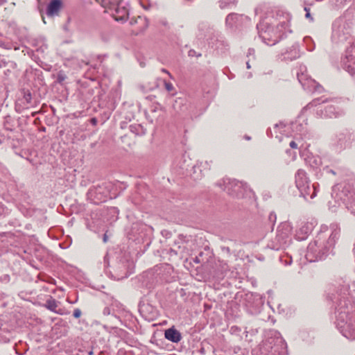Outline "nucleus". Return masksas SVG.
<instances>
[{
	"mask_svg": "<svg viewBox=\"0 0 355 355\" xmlns=\"http://www.w3.org/2000/svg\"><path fill=\"white\" fill-rule=\"evenodd\" d=\"M340 236V228L338 224H331L325 230H321L316 239L309 244L306 259L310 262H315L325 259L333 252L334 246Z\"/></svg>",
	"mask_w": 355,
	"mask_h": 355,
	"instance_id": "nucleus-1",
	"label": "nucleus"
},
{
	"mask_svg": "<svg viewBox=\"0 0 355 355\" xmlns=\"http://www.w3.org/2000/svg\"><path fill=\"white\" fill-rule=\"evenodd\" d=\"M326 297L336 304L337 329L347 338L355 340V315L349 310V300L340 294L328 293Z\"/></svg>",
	"mask_w": 355,
	"mask_h": 355,
	"instance_id": "nucleus-2",
	"label": "nucleus"
},
{
	"mask_svg": "<svg viewBox=\"0 0 355 355\" xmlns=\"http://www.w3.org/2000/svg\"><path fill=\"white\" fill-rule=\"evenodd\" d=\"M285 28V22H280L276 26H272L266 20L261 21L257 25L259 37L269 46L275 45L282 38Z\"/></svg>",
	"mask_w": 355,
	"mask_h": 355,
	"instance_id": "nucleus-3",
	"label": "nucleus"
},
{
	"mask_svg": "<svg viewBox=\"0 0 355 355\" xmlns=\"http://www.w3.org/2000/svg\"><path fill=\"white\" fill-rule=\"evenodd\" d=\"M216 185L227 192L228 195L237 198H243L248 189L246 183L228 178L220 180Z\"/></svg>",
	"mask_w": 355,
	"mask_h": 355,
	"instance_id": "nucleus-4",
	"label": "nucleus"
},
{
	"mask_svg": "<svg viewBox=\"0 0 355 355\" xmlns=\"http://www.w3.org/2000/svg\"><path fill=\"white\" fill-rule=\"evenodd\" d=\"M320 102L324 104L320 110L322 116L327 118H337L343 114V110L335 101H327V99L322 100L321 98L313 99L302 108L301 112L304 113L308 109L317 106L318 104H320Z\"/></svg>",
	"mask_w": 355,
	"mask_h": 355,
	"instance_id": "nucleus-5",
	"label": "nucleus"
},
{
	"mask_svg": "<svg viewBox=\"0 0 355 355\" xmlns=\"http://www.w3.org/2000/svg\"><path fill=\"white\" fill-rule=\"evenodd\" d=\"M332 195H335V198L346 204L355 198L354 185L349 182L337 184L332 188Z\"/></svg>",
	"mask_w": 355,
	"mask_h": 355,
	"instance_id": "nucleus-6",
	"label": "nucleus"
},
{
	"mask_svg": "<svg viewBox=\"0 0 355 355\" xmlns=\"http://www.w3.org/2000/svg\"><path fill=\"white\" fill-rule=\"evenodd\" d=\"M341 66L352 76L355 77V42L348 46L341 60Z\"/></svg>",
	"mask_w": 355,
	"mask_h": 355,
	"instance_id": "nucleus-7",
	"label": "nucleus"
},
{
	"mask_svg": "<svg viewBox=\"0 0 355 355\" xmlns=\"http://www.w3.org/2000/svg\"><path fill=\"white\" fill-rule=\"evenodd\" d=\"M341 66L352 76L355 77V42L348 46L341 60Z\"/></svg>",
	"mask_w": 355,
	"mask_h": 355,
	"instance_id": "nucleus-8",
	"label": "nucleus"
},
{
	"mask_svg": "<svg viewBox=\"0 0 355 355\" xmlns=\"http://www.w3.org/2000/svg\"><path fill=\"white\" fill-rule=\"evenodd\" d=\"M87 196L96 204L106 201L107 191L105 186L104 184L93 186L89 189Z\"/></svg>",
	"mask_w": 355,
	"mask_h": 355,
	"instance_id": "nucleus-9",
	"label": "nucleus"
},
{
	"mask_svg": "<svg viewBox=\"0 0 355 355\" xmlns=\"http://www.w3.org/2000/svg\"><path fill=\"white\" fill-rule=\"evenodd\" d=\"M248 19V17L243 15L230 13L226 17L225 23L231 28H237L241 27Z\"/></svg>",
	"mask_w": 355,
	"mask_h": 355,
	"instance_id": "nucleus-10",
	"label": "nucleus"
},
{
	"mask_svg": "<svg viewBox=\"0 0 355 355\" xmlns=\"http://www.w3.org/2000/svg\"><path fill=\"white\" fill-rule=\"evenodd\" d=\"M352 134L347 129L341 130L336 134L335 144L340 148H345L351 140Z\"/></svg>",
	"mask_w": 355,
	"mask_h": 355,
	"instance_id": "nucleus-11",
	"label": "nucleus"
},
{
	"mask_svg": "<svg viewBox=\"0 0 355 355\" xmlns=\"http://www.w3.org/2000/svg\"><path fill=\"white\" fill-rule=\"evenodd\" d=\"M317 186L315 184H311V182L307 184L304 185L299 191L300 193V196H302L304 199H313L317 195Z\"/></svg>",
	"mask_w": 355,
	"mask_h": 355,
	"instance_id": "nucleus-12",
	"label": "nucleus"
},
{
	"mask_svg": "<svg viewBox=\"0 0 355 355\" xmlns=\"http://www.w3.org/2000/svg\"><path fill=\"white\" fill-rule=\"evenodd\" d=\"M62 7V0H51L46 6V14L49 17H54L58 15Z\"/></svg>",
	"mask_w": 355,
	"mask_h": 355,
	"instance_id": "nucleus-13",
	"label": "nucleus"
},
{
	"mask_svg": "<svg viewBox=\"0 0 355 355\" xmlns=\"http://www.w3.org/2000/svg\"><path fill=\"white\" fill-rule=\"evenodd\" d=\"M164 337L168 340L175 343H179L182 339L181 333L174 326L164 331Z\"/></svg>",
	"mask_w": 355,
	"mask_h": 355,
	"instance_id": "nucleus-14",
	"label": "nucleus"
},
{
	"mask_svg": "<svg viewBox=\"0 0 355 355\" xmlns=\"http://www.w3.org/2000/svg\"><path fill=\"white\" fill-rule=\"evenodd\" d=\"M295 184L298 190L310 182V180L306 175V173L303 169L297 170L295 175Z\"/></svg>",
	"mask_w": 355,
	"mask_h": 355,
	"instance_id": "nucleus-15",
	"label": "nucleus"
},
{
	"mask_svg": "<svg viewBox=\"0 0 355 355\" xmlns=\"http://www.w3.org/2000/svg\"><path fill=\"white\" fill-rule=\"evenodd\" d=\"M59 302L54 299L53 297L50 296V297L46 301V303L44 304V306L48 309L49 310L58 313V314H62V309H57L58 304Z\"/></svg>",
	"mask_w": 355,
	"mask_h": 355,
	"instance_id": "nucleus-16",
	"label": "nucleus"
},
{
	"mask_svg": "<svg viewBox=\"0 0 355 355\" xmlns=\"http://www.w3.org/2000/svg\"><path fill=\"white\" fill-rule=\"evenodd\" d=\"M288 236L286 234H284L283 233H278L275 237V240H277V243L275 245H273L272 248L278 250L280 248H283L284 244L286 243Z\"/></svg>",
	"mask_w": 355,
	"mask_h": 355,
	"instance_id": "nucleus-17",
	"label": "nucleus"
},
{
	"mask_svg": "<svg viewBox=\"0 0 355 355\" xmlns=\"http://www.w3.org/2000/svg\"><path fill=\"white\" fill-rule=\"evenodd\" d=\"M130 131L136 135H144V128L140 124L130 125L129 126Z\"/></svg>",
	"mask_w": 355,
	"mask_h": 355,
	"instance_id": "nucleus-18",
	"label": "nucleus"
},
{
	"mask_svg": "<svg viewBox=\"0 0 355 355\" xmlns=\"http://www.w3.org/2000/svg\"><path fill=\"white\" fill-rule=\"evenodd\" d=\"M238 0H220L218 1L219 7L221 9L226 8L230 5H235L237 3Z\"/></svg>",
	"mask_w": 355,
	"mask_h": 355,
	"instance_id": "nucleus-19",
	"label": "nucleus"
},
{
	"mask_svg": "<svg viewBox=\"0 0 355 355\" xmlns=\"http://www.w3.org/2000/svg\"><path fill=\"white\" fill-rule=\"evenodd\" d=\"M67 76L62 70L59 71L56 76V83L62 85L63 82L66 80Z\"/></svg>",
	"mask_w": 355,
	"mask_h": 355,
	"instance_id": "nucleus-20",
	"label": "nucleus"
},
{
	"mask_svg": "<svg viewBox=\"0 0 355 355\" xmlns=\"http://www.w3.org/2000/svg\"><path fill=\"white\" fill-rule=\"evenodd\" d=\"M346 208L354 215H355V198L347 203L345 204Z\"/></svg>",
	"mask_w": 355,
	"mask_h": 355,
	"instance_id": "nucleus-21",
	"label": "nucleus"
},
{
	"mask_svg": "<svg viewBox=\"0 0 355 355\" xmlns=\"http://www.w3.org/2000/svg\"><path fill=\"white\" fill-rule=\"evenodd\" d=\"M10 120V116H6L5 118L3 125H4V128H5L6 130H9V131H13L14 127L10 123V122L9 121Z\"/></svg>",
	"mask_w": 355,
	"mask_h": 355,
	"instance_id": "nucleus-22",
	"label": "nucleus"
},
{
	"mask_svg": "<svg viewBox=\"0 0 355 355\" xmlns=\"http://www.w3.org/2000/svg\"><path fill=\"white\" fill-rule=\"evenodd\" d=\"M24 100L26 101L27 104H31L32 102V94L29 90L26 92H24Z\"/></svg>",
	"mask_w": 355,
	"mask_h": 355,
	"instance_id": "nucleus-23",
	"label": "nucleus"
},
{
	"mask_svg": "<svg viewBox=\"0 0 355 355\" xmlns=\"http://www.w3.org/2000/svg\"><path fill=\"white\" fill-rule=\"evenodd\" d=\"M277 216L274 212L270 213L268 216V220L272 223V225H274L276 222Z\"/></svg>",
	"mask_w": 355,
	"mask_h": 355,
	"instance_id": "nucleus-24",
	"label": "nucleus"
},
{
	"mask_svg": "<svg viewBox=\"0 0 355 355\" xmlns=\"http://www.w3.org/2000/svg\"><path fill=\"white\" fill-rule=\"evenodd\" d=\"M304 10L306 12L305 17L306 19H309L311 21H313V17L311 15L310 8H308V7H304Z\"/></svg>",
	"mask_w": 355,
	"mask_h": 355,
	"instance_id": "nucleus-25",
	"label": "nucleus"
},
{
	"mask_svg": "<svg viewBox=\"0 0 355 355\" xmlns=\"http://www.w3.org/2000/svg\"><path fill=\"white\" fill-rule=\"evenodd\" d=\"M164 87H165V89L169 92L174 90V87H173V84L170 82L164 81Z\"/></svg>",
	"mask_w": 355,
	"mask_h": 355,
	"instance_id": "nucleus-26",
	"label": "nucleus"
},
{
	"mask_svg": "<svg viewBox=\"0 0 355 355\" xmlns=\"http://www.w3.org/2000/svg\"><path fill=\"white\" fill-rule=\"evenodd\" d=\"M10 280L9 275L5 274L0 277V282L1 283H8Z\"/></svg>",
	"mask_w": 355,
	"mask_h": 355,
	"instance_id": "nucleus-27",
	"label": "nucleus"
},
{
	"mask_svg": "<svg viewBox=\"0 0 355 355\" xmlns=\"http://www.w3.org/2000/svg\"><path fill=\"white\" fill-rule=\"evenodd\" d=\"M10 43L6 42L3 39L0 38V47H2L3 49H10Z\"/></svg>",
	"mask_w": 355,
	"mask_h": 355,
	"instance_id": "nucleus-28",
	"label": "nucleus"
},
{
	"mask_svg": "<svg viewBox=\"0 0 355 355\" xmlns=\"http://www.w3.org/2000/svg\"><path fill=\"white\" fill-rule=\"evenodd\" d=\"M313 84L314 85V91L321 92L323 89L322 87L319 85L318 83H316L315 81H313Z\"/></svg>",
	"mask_w": 355,
	"mask_h": 355,
	"instance_id": "nucleus-29",
	"label": "nucleus"
},
{
	"mask_svg": "<svg viewBox=\"0 0 355 355\" xmlns=\"http://www.w3.org/2000/svg\"><path fill=\"white\" fill-rule=\"evenodd\" d=\"M81 311L80 309H75L73 310V315L75 318H79L81 315Z\"/></svg>",
	"mask_w": 355,
	"mask_h": 355,
	"instance_id": "nucleus-30",
	"label": "nucleus"
},
{
	"mask_svg": "<svg viewBox=\"0 0 355 355\" xmlns=\"http://www.w3.org/2000/svg\"><path fill=\"white\" fill-rule=\"evenodd\" d=\"M188 55L190 57H193V56L200 57V56H201V53H197L196 52V51L193 50V49L189 50V52H188Z\"/></svg>",
	"mask_w": 355,
	"mask_h": 355,
	"instance_id": "nucleus-31",
	"label": "nucleus"
},
{
	"mask_svg": "<svg viewBox=\"0 0 355 355\" xmlns=\"http://www.w3.org/2000/svg\"><path fill=\"white\" fill-rule=\"evenodd\" d=\"M111 313V309L110 307L108 306H105L104 307L103 310V314L104 315H109Z\"/></svg>",
	"mask_w": 355,
	"mask_h": 355,
	"instance_id": "nucleus-32",
	"label": "nucleus"
},
{
	"mask_svg": "<svg viewBox=\"0 0 355 355\" xmlns=\"http://www.w3.org/2000/svg\"><path fill=\"white\" fill-rule=\"evenodd\" d=\"M289 146L291 148H297V144L295 141H291L290 143H289Z\"/></svg>",
	"mask_w": 355,
	"mask_h": 355,
	"instance_id": "nucleus-33",
	"label": "nucleus"
},
{
	"mask_svg": "<svg viewBox=\"0 0 355 355\" xmlns=\"http://www.w3.org/2000/svg\"><path fill=\"white\" fill-rule=\"evenodd\" d=\"M178 250H175V249H173V248H171V249L169 250V254H170L171 256H173V255H178Z\"/></svg>",
	"mask_w": 355,
	"mask_h": 355,
	"instance_id": "nucleus-34",
	"label": "nucleus"
},
{
	"mask_svg": "<svg viewBox=\"0 0 355 355\" xmlns=\"http://www.w3.org/2000/svg\"><path fill=\"white\" fill-rule=\"evenodd\" d=\"M70 20H71V18H70V17H68V18H67V23H66V24H64V29L66 31H68V24H69V23Z\"/></svg>",
	"mask_w": 355,
	"mask_h": 355,
	"instance_id": "nucleus-35",
	"label": "nucleus"
},
{
	"mask_svg": "<svg viewBox=\"0 0 355 355\" xmlns=\"http://www.w3.org/2000/svg\"><path fill=\"white\" fill-rule=\"evenodd\" d=\"M181 104H182V103H181V102L179 103L178 101L176 100L175 103L173 104V108L175 110H177V107L180 105Z\"/></svg>",
	"mask_w": 355,
	"mask_h": 355,
	"instance_id": "nucleus-36",
	"label": "nucleus"
},
{
	"mask_svg": "<svg viewBox=\"0 0 355 355\" xmlns=\"http://www.w3.org/2000/svg\"><path fill=\"white\" fill-rule=\"evenodd\" d=\"M97 122H98V120H97V119H96V118H94H94H92V119H90V123H91L92 125H96Z\"/></svg>",
	"mask_w": 355,
	"mask_h": 355,
	"instance_id": "nucleus-37",
	"label": "nucleus"
},
{
	"mask_svg": "<svg viewBox=\"0 0 355 355\" xmlns=\"http://www.w3.org/2000/svg\"><path fill=\"white\" fill-rule=\"evenodd\" d=\"M107 239H108V237H107V236L106 233H105V234H104V235H103V242H104V243H106V242L107 241Z\"/></svg>",
	"mask_w": 355,
	"mask_h": 355,
	"instance_id": "nucleus-38",
	"label": "nucleus"
},
{
	"mask_svg": "<svg viewBox=\"0 0 355 355\" xmlns=\"http://www.w3.org/2000/svg\"><path fill=\"white\" fill-rule=\"evenodd\" d=\"M297 57H299V53L296 51V49H294L293 58H297Z\"/></svg>",
	"mask_w": 355,
	"mask_h": 355,
	"instance_id": "nucleus-39",
	"label": "nucleus"
},
{
	"mask_svg": "<svg viewBox=\"0 0 355 355\" xmlns=\"http://www.w3.org/2000/svg\"><path fill=\"white\" fill-rule=\"evenodd\" d=\"M119 0H109V2L111 3V4H113V5H115L117 3Z\"/></svg>",
	"mask_w": 355,
	"mask_h": 355,
	"instance_id": "nucleus-40",
	"label": "nucleus"
},
{
	"mask_svg": "<svg viewBox=\"0 0 355 355\" xmlns=\"http://www.w3.org/2000/svg\"><path fill=\"white\" fill-rule=\"evenodd\" d=\"M327 173H332L333 175H336V172L335 171H334L333 169H328L327 170Z\"/></svg>",
	"mask_w": 355,
	"mask_h": 355,
	"instance_id": "nucleus-41",
	"label": "nucleus"
},
{
	"mask_svg": "<svg viewBox=\"0 0 355 355\" xmlns=\"http://www.w3.org/2000/svg\"><path fill=\"white\" fill-rule=\"evenodd\" d=\"M162 71H163L164 73H166L167 74H168L171 76V73L166 69H162Z\"/></svg>",
	"mask_w": 355,
	"mask_h": 355,
	"instance_id": "nucleus-42",
	"label": "nucleus"
},
{
	"mask_svg": "<svg viewBox=\"0 0 355 355\" xmlns=\"http://www.w3.org/2000/svg\"><path fill=\"white\" fill-rule=\"evenodd\" d=\"M87 354H88V355H92V354H93V350H92V349H90V350H89V351H87Z\"/></svg>",
	"mask_w": 355,
	"mask_h": 355,
	"instance_id": "nucleus-43",
	"label": "nucleus"
},
{
	"mask_svg": "<svg viewBox=\"0 0 355 355\" xmlns=\"http://www.w3.org/2000/svg\"><path fill=\"white\" fill-rule=\"evenodd\" d=\"M244 138L246 139V140H250L251 139V137L248 135H245L244 136Z\"/></svg>",
	"mask_w": 355,
	"mask_h": 355,
	"instance_id": "nucleus-44",
	"label": "nucleus"
},
{
	"mask_svg": "<svg viewBox=\"0 0 355 355\" xmlns=\"http://www.w3.org/2000/svg\"><path fill=\"white\" fill-rule=\"evenodd\" d=\"M194 261H195V262H196V263H199V262H200V260H199V259H198V257H196V258L194 259Z\"/></svg>",
	"mask_w": 355,
	"mask_h": 355,
	"instance_id": "nucleus-45",
	"label": "nucleus"
},
{
	"mask_svg": "<svg viewBox=\"0 0 355 355\" xmlns=\"http://www.w3.org/2000/svg\"><path fill=\"white\" fill-rule=\"evenodd\" d=\"M40 121L39 118L35 119V121H34L35 124H36L37 123H38V121Z\"/></svg>",
	"mask_w": 355,
	"mask_h": 355,
	"instance_id": "nucleus-46",
	"label": "nucleus"
},
{
	"mask_svg": "<svg viewBox=\"0 0 355 355\" xmlns=\"http://www.w3.org/2000/svg\"><path fill=\"white\" fill-rule=\"evenodd\" d=\"M298 240H303L304 239V237H300L299 236H297Z\"/></svg>",
	"mask_w": 355,
	"mask_h": 355,
	"instance_id": "nucleus-47",
	"label": "nucleus"
},
{
	"mask_svg": "<svg viewBox=\"0 0 355 355\" xmlns=\"http://www.w3.org/2000/svg\"><path fill=\"white\" fill-rule=\"evenodd\" d=\"M297 78L299 80V82H300L303 85L299 75L297 76Z\"/></svg>",
	"mask_w": 355,
	"mask_h": 355,
	"instance_id": "nucleus-48",
	"label": "nucleus"
},
{
	"mask_svg": "<svg viewBox=\"0 0 355 355\" xmlns=\"http://www.w3.org/2000/svg\"><path fill=\"white\" fill-rule=\"evenodd\" d=\"M41 130L44 132V131L46 130V128H45V127H42V128H41Z\"/></svg>",
	"mask_w": 355,
	"mask_h": 355,
	"instance_id": "nucleus-49",
	"label": "nucleus"
},
{
	"mask_svg": "<svg viewBox=\"0 0 355 355\" xmlns=\"http://www.w3.org/2000/svg\"><path fill=\"white\" fill-rule=\"evenodd\" d=\"M246 64H247V67H248V69H249V68H250V64H249V62H248L246 63Z\"/></svg>",
	"mask_w": 355,
	"mask_h": 355,
	"instance_id": "nucleus-50",
	"label": "nucleus"
},
{
	"mask_svg": "<svg viewBox=\"0 0 355 355\" xmlns=\"http://www.w3.org/2000/svg\"><path fill=\"white\" fill-rule=\"evenodd\" d=\"M37 113V112H33L32 116H34Z\"/></svg>",
	"mask_w": 355,
	"mask_h": 355,
	"instance_id": "nucleus-51",
	"label": "nucleus"
},
{
	"mask_svg": "<svg viewBox=\"0 0 355 355\" xmlns=\"http://www.w3.org/2000/svg\"><path fill=\"white\" fill-rule=\"evenodd\" d=\"M353 251H354V254L355 255V243H354V247Z\"/></svg>",
	"mask_w": 355,
	"mask_h": 355,
	"instance_id": "nucleus-52",
	"label": "nucleus"
}]
</instances>
